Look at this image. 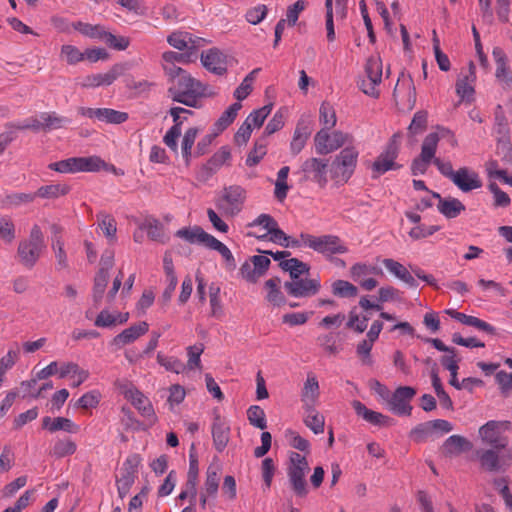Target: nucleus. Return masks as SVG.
<instances>
[{
  "label": "nucleus",
  "instance_id": "obj_1",
  "mask_svg": "<svg viewBox=\"0 0 512 512\" xmlns=\"http://www.w3.org/2000/svg\"><path fill=\"white\" fill-rule=\"evenodd\" d=\"M207 85L192 77L190 73L182 76L177 84L170 87L168 92L173 101L188 107H196L198 100L209 95Z\"/></svg>",
  "mask_w": 512,
  "mask_h": 512
},
{
  "label": "nucleus",
  "instance_id": "obj_2",
  "mask_svg": "<svg viewBox=\"0 0 512 512\" xmlns=\"http://www.w3.org/2000/svg\"><path fill=\"white\" fill-rule=\"evenodd\" d=\"M45 248L44 236L41 228L38 225H34L31 228L29 238L22 240L18 246V256L21 263L32 268Z\"/></svg>",
  "mask_w": 512,
  "mask_h": 512
},
{
  "label": "nucleus",
  "instance_id": "obj_3",
  "mask_svg": "<svg viewBox=\"0 0 512 512\" xmlns=\"http://www.w3.org/2000/svg\"><path fill=\"white\" fill-rule=\"evenodd\" d=\"M476 457L481 468L488 472H505L512 464L510 448L479 449Z\"/></svg>",
  "mask_w": 512,
  "mask_h": 512
},
{
  "label": "nucleus",
  "instance_id": "obj_4",
  "mask_svg": "<svg viewBox=\"0 0 512 512\" xmlns=\"http://www.w3.org/2000/svg\"><path fill=\"white\" fill-rule=\"evenodd\" d=\"M301 239L304 246L329 257L335 254H344L348 252L347 246L335 235L314 236L307 233H301Z\"/></svg>",
  "mask_w": 512,
  "mask_h": 512
},
{
  "label": "nucleus",
  "instance_id": "obj_5",
  "mask_svg": "<svg viewBox=\"0 0 512 512\" xmlns=\"http://www.w3.org/2000/svg\"><path fill=\"white\" fill-rule=\"evenodd\" d=\"M358 155L354 147L344 148L332 163V178L337 182L346 183L355 171Z\"/></svg>",
  "mask_w": 512,
  "mask_h": 512
},
{
  "label": "nucleus",
  "instance_id": "obj_6",
  "mask_svg": "<svg viewBox=\"0 0 512 512\" xmlns=\"http://www.w3.org/2000/svg\"><path fill=\"white\" fill-rule=\"evenodd\" d=\"M383 66L381 58L373 55L367 59L365 64V76L359 82V88L370 97L379 96L378 86L382 81Z\"/></svg>",
  "mask_w": 512,
  "mask_h": 512
},
{
  "label": "nucleus",
  "instance_id": "obj_7",
  "mask_svg": "<svg viewBox=\"0 0 512 512\" xmlns=\"http://www.w3.org/2000/svg\"><path fill=\"white\" fill-rule=\"evenodd\" d=\"M309 469L305 456L297 452L290 454V465L288 467V478L293 491L297 496L303 497L307 494L305 474Z\"/></svg>",
  "mask_w": 512,
  "mask_h": 512
},
{
  "label": "nucleus",
  "instance_id": "obj_8",
  "mask_svg": "<svg viewBox=\"0 0 512 512\" xmlns=\"http://www.w3.org/2000/svg\"><path fill=\"white\" fill-rule=\"evenodd\" d=\"M141 458L138 454L129 455L123 462L119 475L116 477V486L118 495L121 499L125 498L134 484Z\"/></svg>",
  "mask_w": 512,
  "mask_h": 512
},
{
  "label": "nucleus",
  "instance_id": "obj_9",
  "mask_svg": "<svg viewBox=\"0 0 512 512\" xmlns=\"http://www.w3.org/2000/svg\"><path fill=\"white\" fill-rule=\"evenodd\" d=\"M351 141L352 137L347 133L334 131L330 135L325 129L318 131L314 138L316 153L320 155L331 153Z\"/></svg>",
  "mask_w": 512,
  "mask_h": 512
},
{
  "label": "nucleus",
  "instance_id": "obj_10",
  "mask_svg": "<svg viewBox=\"0 0 512 512\" xmlns=\"http://www.w3.org/2000/svg\"><path fill=\"white\" fill-rule=\"evenodd\" d=\"M245 199V189L239 185H232L224 188L218 208L226 215L234 216L242 210Z\"/></svg>",
  "mask_w": 512,
  "mask_h": 512
},
{
  "label": "nucleus",
  "instance_id": "obj_11",
  "mask_svg": "<svg viewBox=\"0 0 512 512\" xmlns=\"http://www.w3.org/2000/svg\"><path fill=\"white\" fill-rule=\"evenodd\" d=\"M416 390L409 386L398 387L387 401L388 408L391 412L399 416H410L412 406L410 401L415 396Z\"/></svg>",
  "mask_w": 512,
  "mask_h": 512
},
{
  "label": "nucleus",
  "instance_id": "obj_12",
  "mask_svg": "<svg viewBox=\"0 0 512 512\" xmlns=\"http://www.w3.org/2000/svg\"><path fill=\"white\" fill-rule=\"evenodd\" d=\"M398 154L399 144L397 142L396 136L394 135L372 165V169L377 174V176L382 175L390 170H396L400 168V165L395 162Z\"/></svg>",
  "mask_w": 512,
  "mask_h": 512
},
{
  "label": "nucleus",
  "instance_id": "obj_13",
  "mask_svg": "<svg viewBox=\"0 0 512 512\" xmlns=\"http://www.w3.org/2000/svg\"><path fill=\"white\" fill-rule=\"evenodd\" d=\"M78 113L81 116L95 119L107 124H121L128 119V114L126 112L114 110L111 108L79 107Z\"/></svg>",
  "mask_w": 512,
  "mask_h": 512
},
{
  "label": "nucleus",
  "instance_id": "obj_14",
  "mask_svg": "<svg viewBox=\"0 0 512 512\" xmlns=\"http://www.w3.org/2000/svg\"><path fill=\"white\" fill-rule=\"evenodd\" d=\"M320 280L317 278H297L285 282L284 288L287 293L296 298H305L316 295L320 290Z\"/></svg>",
  "mask_w": 512,
  "mask_h": 512
},
{
  "label": "nucleus",
  "instance_id": "obj_15",
  "mask_svg": "<svg viewBox=\"0 0 512 512\" xmlns=\"http://www.w3.org/2000/svg\"><path fill=\"white\" fill-rule=\"evenodd\" d=\"M167 42L170 46L179 51H193V54L195 55L197 50L206 43L205 39L194 36L193 34L185 31L172 32L168 35Z\"/></svg>",
  "mask_w": 512,
  "mask_h": 512
},
{
  "label": "nucleus",
  "instance_id": "obj_16",
  "mask_svg": "<svg viewBox=\"0 0 512 512\" xmlns=\"http://www.w3.org/2000/svg\"><path fill=\"white\" fill-rule=\"evenodd\" d=\"M303 173L307 179L316 182L319 186L324 187L328 183V161L319 158H309L305 160L301 166Z\"/></svg>",
  "mask_w": 512,
  "mask_h": 512
},
{
  "label": "nucleus",
  "instance_id": "obj_17",
  "mask_svg": "<svg viewBox=\"0 0 512 512\" xmlns=\"http://www.w3.org/2000/svg\"><path fill=\"white\" fill-rule=\"evenodd\" d=\"M201 63L209 72L222 76L227 72V56L218 48H210L201 53Z\"/></svg>",
  "mask_w": 512,
  "mask_h": 512
},
{
  "label": "nucleus",
  "instance_id": "obj_18",
  "mask_svg": "<svg viewBox=\"0 0 512 512\" xmlns=\"http://www.w3.org/2000/svg\"><path fill=\"white\" fill-rule=\"evenodd\" d=\"M479 435L482 442L491 448H509L508 440L501 432V425L497 421H488L481 426Z\"/></svg>",
  "mask_w": 512,
  "mask_h": 512
},
{
  "label": "nucleus",
  "instance_id": "obj_19",
  "mask_svg": "<svg viewBox=\"0 0 512 512\" xmlns=\"http://www.w3.org/2000/svg\"><path fill=\"white\" fill-rule=\"evenodd\" d=\"M125 72L123 64H115L106 73L91 74L84 77L82 86L85 88H96L111 85L118 77Z\"/></svg>",
  "mask_w": 512,
  "mask_h": 512
},
{
  "label": "nucleus",
  "instance_id": "obj_20",
  "mask_svg": "<svg viewBox=\"0 0 512 512\" xmlns=\"http://www.w3.org/2000/svg\"><path fill=\"white\" fill-rule=\"evenodd\" d=\"M475 81V66L470 62L468 70L464 73L462 72L456 82V93L462 101H471L473 99Z\"/></svg>",
  "mask_w": 512,
  "mask_h": 512
},
{
  "label": "nucleus",
  "instance_id": "obj_21",
  "mask_svg": "<svg viewBox=\"0 0 512 512\" xmlns=\"http://www.w3.org/2000/svg\"><path fill=\"white\" fill-rule=\"evenodd\" d=\"M453 184L464 193L482 187V181L478 173L468 167H461L457 170Z\"/></svg>",
  "mask_w": 512,
  "mask_h": 512
},
{
  "label": "nucleus",
  "instance_id": "obj_22",
  "mask_svg": "<svg viewBox=\"0 0 512 512\" xmlns=\"http://www.w3.org/2000/svg\"><path fill=\"white\" fill-rule=\"evenodd\" d=\"M124 396L131 404L139 411V413L146 418H153L155 416L153 406L150 400L136 387L131 386L124 391Z\"/></svg>",
  "mask_w": 512,
  "mask_h": 512
},
{
  "label": "nucleus",
  "instance_id": "obj_23",
  "mask_svg": "<svg viewBox=\"0 0 512 512\" xmlns=\"http://www.w3.org/2000/svg\"><path fill=\"white\" fill-rule=\"evenodd\" d=\"M149 330V325L147 322L142 321L136 325L130 326L129 328L124 329L121 333L117 334L113 340L112 345L117 348H121L125 345L133 343L139 337L146 334Z\"/></svg>",
  "mask_w": 512,
  "mask_h": 512
},
{
  "label": "nucleus",
  "instance_id": "obj_24",
  "mask_svg": "<svg viewBox=\"0 0 512 512\" xmlns=\"http://www.w3.org/2000/svg\"><path fill=\"white\" fill-rule=\"evenodd\" d=\"M231 153L228 147H221L213 156L207 161L199 172L201 179H208L216 173L229 159Z\"/></svg>",
  "mask_w": 512,
  "mask_h": 512
},
{
  "label": "nucleus",
  "instance_id": "obj_25",
  "mask_svg": "<svg viewBox=\"0 0 512 512\" xmlns=\"http://www.w3.org/2000/svg\"><path fill=\"white\" fill-rule=\"evenodd\" d=\"M432 197L438 200L437 209L447 219L456 218L465 211V205L457 198H442L437 192H432Z\"/></svg>",
  "mask_w": 512,
  "mask_h": 512
},
{
  "label": "nucleus",
  "instance_id": "obj_26",
  "mask_svg": "<svg viewBox=\"0 0 512 512\" xmlns=\"http://www.w3.org/2000/svg\"><path fill=\"white\" fill-rule=\"evenodd\" d=\"M320 397V387L317 377L308 374L301 390V402L303 408L316 407Z\"/></svg>",
  "mask_w": 512,
  "mask_h": 512
},
{
  "label": "nucleus",
  "instance_id": "obj_27",
  "mask_svg": "<svg viewBox=\"0 0 512 512\" xmlns=\"http://www.w3.org/2000/svg\"><path fill=\"white\" fill-rule=\"evenodd\" d=\"M493 58L496 64L495 76L504 88L512 87V73L507 65L506 55L499 47L493 49Z\"/></svg>",
  "mask_w": 512,
  "mask_h": 512
},
{
  "label": "nucleus",
  "instance_id": "obj_28",
  "mask_svg": "<svg viewBox=\"0 0 512 512\" xmlns=\"http://www.w3.org/2000/svg\"><path fill=\"white\" fill-rule=\"evenodd\" d=\"M212 437L215 449L222 452L230 439V426L220 416H216L212 425Z\"/></svg>",
  "mask_w": 512,
  "mask_h": 512
},
{
  "label": "nucleus",
  "instance_id": "obj_29",
  "mask_svg": "<svg viewBox=\"0 0 512 512\" xmlns=\"http://www.w3.org/2000/svg\"><path fill=\"white\" fill-rule=\"evenodd\" d=\"M42 428L51 433L64 431L70 434H76L80 430V426L69 418L56 417L52 419L49 416L42 419Z\"/></svg>",
  "mask_w": 512,
  "mask_h": 512
},
{
  "label": "nucleus",
  "instance_id": "obj_30",
  "mask_svg": "<svg viewBox=\"0 0 512 512\" xmlns=\"http://www.w3.org/2000/svg\"><path fill=\"white\" fill-rule=\"evenodd\" d=\"M311 132L312 130L308 121L300 120L297 123L290 142V151L293 155H298L303 150Z\"/></svg>",
  "mask_w": 512,
  "mask_h": 512
},
{
  "label": "nucleus",
  "instance_id": "obj_31",
  "mask_svg": "<svg viewBox=\"0 0 512 512\" xmlns=\"http://www.w3.org/2000/svg\"><path fill=\"white\" fill-rule=\"evenodd\" d=\"M352 406L358 416L362 417L365 421L372 425L388 426L390 424V418L388 416L367 408L362 402L358 400H354Z\"/></svg>",
  "mask_w": 512,
  "mask_h": 512
},
{
  "label": "nucleus",
  "instance_id": "obj_32",
  "mask_svg": "<svg viewBox=\"0 0 512 512\" xmlns=\"http://www.w3.org/2000/svg\"><path fill=\"white\" fill-rule=\"evenodd\" d=\"M382 263L389 273L394 275L399 280L403 281L409 287L416 288L418 286V283L414 276L400 262L391 258H385L382 261Z\"/></svg>",
  "mask_w": 512,
  "mask_h": 512
},
{
  "label": "nucleus",
  "instance_id": "obj_33",
  "mask_svg": "<svg viewBox=\"0 0 512 512\" xmlns=\"http://www.w3.org/2000/svg\"><path fill=\"white\" fill-rule=\"evenodd\" d=\"M175 236L189 244H202L206 246L211 234L204 231L200 226L195 225L177 230Z\"/></svg>",
  "mask_w": 512,
  "mask_h": 512
},
{
  "label": "nucleus",
  "instance_id": "obj_34",
  "mask_svg": "<svg viewBox=\"0 0 512 512\" xmlns=\"http://www.w3.org/2000/svg\"><path fill=\"white\" fill-rule=\"evenodd\" d=\"M339 332L320 334L316 341L319 347L328 355H337L343 350Z\"/></svg>",
  "mask_w": 512,
  "mask_h": 512
},
{
  "label": "nucleus",
  "instance_id": "obj_35",
  "mask_svg": "<svg viewBox=\"0 0 512 512\" xmlns=\"http://www.w3.org/2000/svg\"><path fill=\"white\" fill-rule=\"evenodd\" d=\"M304 416L303 421L305 425L311 429L315 434L324 432L325 418L320 414L316 407L303 408Z\"/></svg>",
  "mask_w": 512,
  "mask_h": 512
},
{
  "label": "nucleus",
  "instance_id": "obj_36",
  "mask_svg": "<svg viewBox=\"0 0 512 512\" xmlns=\"http://www.w3.org/2000/svg\"><path fill=\"white\" fill-rule=\"evenodd\" d=\"M220 468L218 465L211 464L207 468L206 480L202 492L210 494L212 498H215L219 490V477Z\"/></svg>",
  "mask_w": 512,
  "mask_h": 512
},
{
  "label": "nucleus",
  "instance_id": "obj_37",
  "mask_svg": "<svg viewBox=\"0 0 512 512\" xmlns=\"http://www.w3.org/2000/svg\"><path fill=\"white\" fill-rule=\"evenodd\" d=\"M205 247H207L211 250L217 251L224 259V261L226 263V267L228 269H230V270L235 269V267H236L235 258L233 256L232 252L230 251V249L224 243H222L221 241L216 239L213 235H211V237Z\"/></svg>",
  "mask_w": 512,
  "mask_h": 512
},
{
  "label": "nucleus",
  "instance_id": "obj_38",
  "mask_svg": "<svg viewBox=\"0 0 512 512\" xmlns=\"http://www.w3.org/2000/svg\"><path fill=\"white\" fill-rule=\"evenodd\" d=\"M205 247H207L211 250L217 251L224 259V261L226 263V267L228 269H230V270L235 269V267H236L235 258L233 256L232 252L230 251V249L224 243H222L221 241L216 239L213 235H211V237Z\"/></svg>",
  "mask_w": 512,
  "mask_h": 512
},
{
  "label": "nucleus",
  "instance_id": "obj_39",
  "mask_svg": "<svg viewBox=\"0 0 512 512\" xmlns=\"http://www.w3.org/2000/svg\"><path fill=\"white\" fill-rule=\"evenodd\" d=\"M69 191L70 187L67 184L55 183L41 186L36 191V197L43 199H57L61 196L68 194Z\"/></svg>",
  "mask_w": 512,
  "mask_h": 512
},
{
  "label": "nucleus",
  "instance_id": "obj_40",
  "mask_svg": "<svg viewBox=\"0 0 512 512\" xmlns=\"http://www.w3.org/2000/svg\"><path fill=\"white\" fill-rule=\"evenodd\" d=\"M280 267L284 271L289 272L291 280H295L297 278H300L304 274H308L310 269L306 263L300 261L297 258H290L281 261Z\"/></svg>",
  "mask_w": 512,
  "mask_h": 512
},
{
  "label": "nucleus",
  "instance_id": "obj_41",
  "mask_svg": "<svg viewBox=\"0 0 512 512\" xmlns=\"http://www.w3.org/2000/svg\"><path fill=\"white\" fill-rule=\"evenodd\" d=\"M76 170L78 172H98L103 169L106 164L98 156L75 157Z\"/></svg>",
  "mask_w": 512,
  "mask_h": 512
},
{
  "label": "nucleus",
  "instance_id": "obj_42",
  "mask_svg": "<svg viewBox=\"0 0 512 512\" xmlns=\"http://www.w3.org/2000/svg\"><path fill=\"white\" fill-rule=\"evenodd\" d=\"M471 447V443L466 438L459 435H452L448 437L443 445L445 452L450 455L468 451Z\"/></svg>",
  "mask_w": 512,
  "mask_h": 512
},
{
  "label": "nucleus",
  "instance_id": "obj_43",
  "mask_svg": "<svg viewBox=\"0 0 512 512\" xmlns=\"http://www.w3.org/2000/svg\"><path fill=\"white\" fill-rule=\"evenodd\" d=\"M440 140V136L436 132L429 133L423 140L421 146L420 157L430 161L431 163L434 161L435 153L437 150V146Z\"/></svg>",
  "mask_w": 512,
  "mask_h": 512
},
{
  "label": "nucleus",
  "instance_id": "obj_44",
  "mask_svg": "<svg viewBox=\"0 0 512 512\" xmlns=\"http://www.w3.org/2000/svg\"><path fill=\"white\" fill-rule=\"evenodd\" d=\"M42 120L45 132L64 128L71 123L69 118L60 116L56 112H42Z\"/></svg>",
  "mask_w": 512,
  "mask_h": 512
},
{
  "label": "nucleus",
  "instance_id": "obj_45",
  "mask_svg": "<svg viewBox=\"0 0 512 512\" xmlns=\"http://www.w3.org/2000/svg\"><path fill=\"white\" fill-rule=\"evenodd\" d=\"M289 172L290 168L288 166H283L277 173L274 196L280 202H282L287 197L289 191V186L287 184Z\"/></svg>",
  "mask_w": 512,
  "mask_h": 512
},
{
  "label": "nucleus",
  "instance_id": "obj_46",
  "mask_svg": "<svg viewBox=\"0 0 512 512\" xmlns=\"http://www.w3.org/2000/svg\"><path fill=\"white\" fill-rule=\"evenodd\" d=\"M280 279L275 277L265 282L267 289L266 299L275 306H280L285 302V298L279 289Z\"/></svg>",
  "mask_w": 512,
  "mask_h": 512
},
{
  "label": "nucleus",
  "instance_id": "obj_47",
  "mask_svg": "<svg viewBox=\"0 0 512 512\" xmlns=\"http://www.w3.org/2000/svg\"><path fill=\"white\" fill-rule=\"evenodd\" d=\"M72 27L75 30L79 31L82 35L100 41H102L103 34L106 31L104 27L101 25H91L89 23H84L81 21L73 23Z\"/></svg>",
  "mask_w": 512,
  "mask_h": 512
},
{
  "label": "nucleus",
  "instance_id": "obj_48",
  "mask_svg": "<svg viewBox=\"0 0 512 512\" xmlns=\"http://www.w3.org/2000/svg\"><path fill=\"white\" fill-rule=\"evenodd\" d=\"M242 108V105L240 102L233 103L230 105L219 117L217 122L215 123V126L218 131H223L226 129L230 124L233 123L235 118L237 117V114L239 110Z\"/></svg>",
  "mask_w": 512,
  "mask_h": 512
},
{
  "label": "nucleus",
  "instance_id": "obj_49",
  "mask_svg": "<svg viewBox=\"0 0 512 512\" xmlns=\"http://www.w3.org/2000/svg\"><path fill=\"white\" fill-rule=\"evenodd\" d=\"M259 71L260 68L252 70L248 75H246L241 84L235 89L234 97L238 100V102L246 99L249 96L252 91L253 82Z\"/></svg>",
  "mask_w": 512,
  "mask_h": 512
},
{
  "label": "nucleus",
  "instance_id": "obj_50",
  "mask_svg": "<svg viewBox=\"0 0 512 512\" xmlns=\"http://www.w3.org/2000/svg\"><path fill=\"white\" fill-rule=\"evenodd\" d=\"M332 293L335 296L341 298L355 297L358 293V289L355 285L346 280H336L331 286Z\"/></svg>",
  "mask_w": 512,
  "mask_h": 512
},
{
  "label": "nucleus",
  "instance_id": "obj_51",
  "mask_svg": "<svg viewBox=\"0 0 512 512\" xmlns=\"http://www.w3.org/2000/svg\"><path fill=\"white\" fill-rule=\"evenodd\" d=\"M77 450V445L74 441L71 439L65 438V439H58L53 448H52V455L56 458H63L66 456H70L74 454Z\"/></svg>",
  "mask_w": 512,
  "mask_h": 512
},
{
  "label": "nucleus",
  "instance_id": "obj_52",
  "mask_svg": "<svg viewBox=\"0 0 512 512\" xmlns=\"http://www.w3.org/2000/svg\"><path fill=\"white\" fill-rule=\"evenodd\" d=\"M196 57L193 51L178 53L166 51L162 54V64L176 65L177 63L188 64Z\"/></svg>",
  "mask_w": 512,
  "mask_h": 512
},
{
  "label": "nucleus",
  "instance_id": "obj_53",
  "mask_svg": "<svg viewBox=\"0 0 512 512\" xmlns=\"http://www.w3.org/2000/svg\"><path fill=\"white\" fill-rule=\"evenodd\" d=\"M157 362L167 371L176 374H180L186 369L185 364L181 360L173 356H166L161 352L157 354Z\"/></svg>",
  "mask_w": 512,
  "mask_h": 512
},
{
  "label": "nucleus",
  "instance_id": "obj_54",
  "mask_svg": "<svg viewBox=\"0 0 512 512\" xmlns=\"http://www.w3.org/2000/svg\"><path fill=\"white\" fill-rule=\"evenodd\" d=\"M247 418H248L249 423L258 429L263 430L267 427L265 412L258 405H252L248 408Z\"/></svg>",
  "mask_w": 512,
  "mask_h": 512
},
{
  "label": "nucleus",
  "instance_id": "obj_55",
  "mask_svg": "<svg viewBox=\"0 0 512 512\" xmlns=\"http://www.w3.org/2000/svg\"><path fill=\"white\" fill-rule=\"evenodd\" d=\"M441 364L450 372L449 384L454 388L458 387L460 381L457 377L459 365L458 360L456 359V355H446L442 357Z\"/></svg>",
  "mask_w": 512,
  "mask_h": 512
},
{
  "label": "nucleus",
  "instance_id": "obj_56",
  "mask_svg": "<svg viewBox=\"0 0 512 512\" xmlns=\"http://www.w3.org/2000/svg\"><path fill=\"white\" fill-rule=\"evenodd\" d=\"M143 229L151 240L164 243L166 241L163 225L156 219L148 220L144 223Z\"/></svg>",
  "mask_w": 512,
  "mask_h": 512
},
{
  "label": "nucleus",
  "instance_id": "obj_57",
  "mask_svg": "<svg viewBox=\"0 0 512 512\" xmlns=\"http://www.w3.org/2000/svg\"><path fill=\"white\" fill-rule=\"evenodd\" d=\"M272 104L264 105L263 107L254 110L246 118V122L251 124V127L259 128L264 123L265 119L269 116L272 111Z\"/></svg>",
  "mask_w": 512,
  "mask_h": 512
},
{
  "label": "nucleus",
  "instance_id": "obj_58",
  "mask_svg": "<svg viewBox=\"0 0 512 512\" xmlns=\"http://www.w3.org/2000/svg\"><path fill=\"white\" fill-rule=\"evenodd\" d=\"M204 351L203 344L193 345L187 347L188 361L185 365L188 370H195L201 368V354Z\"/></svg>",
  "mask_w": 512,
  "mask_h": 512
},
{
  "label": "nucleus",
  "instance_id": "obj_59",
  "mask_svg": "<svg viewBox=\"0 0 512 512\" xmlns=\"http://www.w3.org/2000/svg\"><path fill=\"white\" fill-rule=\"evenodd\" d=\"M267 147L264 140L257 141L254 148L250 151L246 158V165L249 167L256 166L266 155Z\"/></svg>",
  "mask_w": 512,
  "mask_h": 512
},
{
  "label": "nucleus",
  "instance_id": "obj_60",
  "mask_svg": "<svg viewBox=\"0 0 512 512\" xmlns=\"http://www.w3.org/2000/svg\"><path fill=\"white\" fill-rule=\"evenodd\" d=\"M16 237L15 225L11 218L3 216L0 218V238L5 243H12Z\"/></svg>",
  "mask_w": 512,
  "mask_h": 512
},
{
  "label": "nucleus",
  "instance_id": "obj_61",
  "mask_svg": "<svg viewBox=\"0 0 512 512\" xmlns=\"http://www.w3.org/2000/svg\"><path fill=\"white\" fill-rule=\"evenodd\" d=\"M320 122L324 125L325 130H328L336 124V114L333 107L326 102L320 106Z\"/></svg>",
  "mask_w": 512,
  "mask_h": 512
},
{
  "label": "nucleus",
  "instance_id": "obj_62",
  "mask_svg": "<svg viewBox=\"0 0 512 512\" xmlns=\"http://www.w3.org/2000/svg\"><path fill=\"white\" fill-rule=\"evenodd\" d=\"M102 41L105 42L111 48L118 51L126 50L130 44V41L127 37L116 36L107 31H105V33L103 34Z\"/></svg>",
  "mask_w": 512,
  "mask_h": 512
},
{
  "label": "nucleus",
  "instance_id": "obj_63",
  "mask_svg": "<svg viewBox=\"0 0 512 512\" xmlns=\"http://www.w3.org/2000/svg\"><path fill=\"white\" fill-rule=\"evenodd\" d=\"M61 56L65 58L70 65L77 64L84 60V52H81L76 46L63 45L61 47Z\"/></svg>",
  "mask_w": 512,
  "mask_h": 512
},
{
  "label": "nucleus",
  "instance_id": "obj_64",
  "mask_svg": "<svg viewBox=\"0 0 512 512\" xmlns=\"http://www.w3.org/2000/svg\"><path fill=\"white\" fill-rule=\"evenodd\" d=\"M499 385L500 392L504 397H509L512 393V374L505 371H499L495 376Z\"/></svg>",
  "mask_w": 512,
  "mask_h": 512
}]
</instances>
